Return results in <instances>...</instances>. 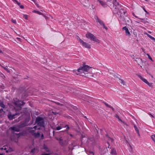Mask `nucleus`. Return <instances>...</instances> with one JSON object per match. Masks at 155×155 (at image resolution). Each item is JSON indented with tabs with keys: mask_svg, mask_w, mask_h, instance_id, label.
<instances>
[{
	"mask_svg": "<svg viewBox=\"0 0 155 155\" xmlns=\"http://www.w3.org/2000/svg\"><path fill=\"white\" fill-rule=\"evenodd\" d=\"M41 155H51L49 153L43 154Z\"/></svg>",
	"mask_w": 155,
	"mask_h": 155,
	"instance_id": "nucleus-46",
	"label": "nucleus"
},
{
	"mask_svg": "<svg viewBox=\"0 0 155 155\" xmlns=\"http://www.w3.org/2000/svg\"><path fill=\"white\" fill-rule=\"evenodd\" d=\"M119 21L121 24H124L126 22V20L124 18L122 17L121 15Z\"/></svg>",
	"mask_w": 155,
	"mask_h": 155,
	"instance_id": "nucleus-11",
	"label": "nucleus"
},
{
	"mask_svg": "<svg viewBox=\"0 0 155 155\" xmlns=\"http://www.w3.org/2000/svg\"><path fill=\"white\" fill-rule=\"evenodd\" d=\"M90 69L89 66L87 65L84 66L82 67H81L78 70V74H80L84 73V74H88V71Z\"/></svg>",
	"mask_w": 155,
	"mask_h": 155,
	"instance_id": "nucleus-1",
	"label": "nucleus"
},
{
	"mask_svg": "<svg viewBox=\"0 0 155 155\" xmlns=\"http://www.w3.org/2000/svg\"><path fill=\"white\" fill-rule=\"evenodd\" d=\"M2 153H0V155H2Z\"/></svg>",
	"mask_w": 155,
	"mask_h": 155,
	"instance_id": "nucleus-61",
	"label": "nucleus"
},
{
	"mask_svg": "<svg viewBox=\"0 0 155 155\" xmlns=\"http://www.w3.org/2000/svg\"><path fill=\"white\" fill-rule=\"evenodd\" d=\"M151 138L153 140L154 142L155 143V134L152 135L151 136Z\"/></svg>",
	"mask_w": 155,
	"mask_h": 155,
	"instance_id": "nucleus-25",
	"label": "nucleus"
},
{
	"mask_svg": "<svg viewBox=\"0 0 155 155\" xmlns=\"http://www.w3.org/2000/svg\"><path fill=\"white\" fill-rule=\"evenodd\" d=\"M133 126L136 132H139V130L138 127L137 126H136V125L135 124H133Z\"/></svg>",
	"mask_w": 155,
	"mask_h": 155,
	"instance_id": "nucleus-21",
	"label": "nucleus"
},
{
	"mask_svg": "<svg viewBox=\"0 0 155 155\" xmlns=\"http://www.w3.org/2000/svg\"><path fill=\"white\" fill-rule=\"evenodd\" d=\"M34 12H35L36 13H37V14L39 15H41L42 14V13L41 12L39 11H35Z\"/></svg>",
	"mask_w": 155,
	"mask_h": 155,
	"instance_id": "nucleus-33",
	"label": "nucleus"
},
{
	"mask_svg": "<svg viewBox=\"0 0 155 155\" xmlns=\"http://www.w3.org/2000/svg\"><path fill=\"white\" fill-rule=\"evenodd\" d=\"M32 135L36 138H38L40 137V134L39 132H37V133L35 132L34 133H33Z\"/></svg>",
	"mask_w": 155,
	"mask_h": 155,
	"instance_id": "nucleus-16",
	"label": "nucleus"
},
{
	"mask_svg": "<svg viewBox=\"0 0 155 155\" xmlns=\"http://www.w3.org/2000/svg\"><path fill=\"white\" fill-rule=\"evenodd\" d=\"M147 84L149 87H153V83H150L148 81V83H147Z\"/></svg>",
	"mask_w": 155,
	"mask_h": 155,
	"instance_id": "nucleus-29",
	"label": "nucleus"
},
{
	"mask_svg": "<svg viewBox=\"0 0 155 155\" xmlns=\"http://www.w3.org/2000/svg\"><path fill=\"white\" fill-rule=\"evenodd\" d=\"M18 114H19L17 113L13 114H12L11 113H9L8 117L9 120H11L15 118V116Z\"/></svg>",
	"mask_w": 155,
	"mask_h": 155,
	"instance_id": "nucleus-7",
	"label": "nucleus"
},
{
	"mask_svg": "<svg viewBox=\"0 0 155 155\" xmlns=\"http://www.w3.org/2000/svg\"><path fill=\"white\" fill-rule=\"evenodd\" d=\"M122 123H123L124 124L127 125V124L124 122V121L122 120V122H121Z\"/></svg>",
	"mask_w": 155,
	"mask_h": 155,
	"instance_id": "nucleus-48",
	"label": "nucleus"
},
{
	"mask_svg": "<svg viewBox=\"0 0 155 155\" xmlns=\"http://www.w3.org/2000/svg\"><path fill=\"white\" fill-rule=\"evenodd\" d=\"M27 126L25 122H22L19 125V127L20 128L23 127Z\"/></svg>",
	"mask_w": 155,
	"mask_h": 155,
	"instance_id": "nucleus-13",
	"label": "nucleus"
},
{
	"mask_svg": "<svg viewBox=\"0 0 155 155\" xmlns=\"http://www.w3.org/2000/svg\"><path fill=\"white\" fill-rule=\"evenodd\" d=\"M78 41L81 45L85 48L89 49L91 48V46L90 45L87 43L86 42H84L83 40H81L79 38Z\"/></svg>",
	"mask_w": 155,
	"mask_h": 155,
	"instance_id": "nucleus-6",
	"label": "nucleus"
},
{
	"mask_svg": "<svg viewBox=\"0 0 155 155\" xmlns=\"http://www.w3.org/2000/svg\"><path fill=\"white\" fill-rule=\"evenodd\" d=\"M12 21L15 23V24H16V20H13V19H12Z\"/></svg>",
	"mask_w": 155,
	"mask_h": 155,
	"instance_id": "nucleus-35",
	"label": "nucleus"
},
{
	"mask_svg": "<svg viewBox=\"0 0 155 155\" xmlns=\"http://www.w3.org/2000/svg\"><path fill=\"white\" fill-rule=\"evenodd\" d=\"M3 109H0V112H2L3 111Z\"/></svg>",
	"mask_w": 155,
	"mask_h": 155,
	"instance_id": "nucleus-52",
	"label": "nucleus"
},
{
	"mask_svg": "<svg viewBox=\"0 0 155 155\" xmlns=\"http://www.w3.org/2000/svg\"><path fill=\"white\" fill-rule=\"evenodd\" d=\"M89 155H94V153L91 151H90L89 152Z\"/></svg>",
	"mask_w": 155,
	"mask_h": 155,
	"instance_id": "nucleus-36",
	"label": "nucleus"
},
{
	"mask_svg": "<svg viewBox=\"0 0 155 155\" xmlns=\"http://www.w3.org/2000/svg\"><path fill=\"white\" fill-rule=\"evenodd\" d=\"M136 22L138 23H140L138 21H136Z\"/></svg>",
	"mask_w": 155,
	"mask_h": 155,
	"instance_id": "nucleus-60",
	"label": "nucleus"
},
{
	"mask_svg": "<svg viewBox=\"0 0 155 155\" xmlns=\"http://www.w3.org/2000/svg\"><path fill=\"white\" fill-rule=\"evenodd\" d=\"M81 3L83 5L85 6L89 3V0H81Z\"/></svg>",
	"mask_w": 155,
	"mask_h": 155,
	"instance_id": "nucleus-10",
	"label": "nucleus"
},
{
	"mask_svg": "<svg viewBox=\"0 0 155 155\" xmlns=\"http://www.w3.org/2000/svg\"><path fill=\"white\" fill-rule=\"evenodd\" d=\"M143 10H144V11H145V12H146L147 14H149V13L148 12H147V11L144 8H143Z\"/></svg>",
	"mask_w": 155,
	"mask_h": 155,
	"instance_id": "nucleus-39",
	"label": "nucleus"
},
{
	"mask_svg": "<svg viewBox=\"0 0 155 155\" xmlns=\"http://www.w3.org/2000/svg\"><path fill=\"white\" fill-rule=\"evenodd\" d=\"M70 136H72V134H70Z\"/></svg>",
	"mask_w": 155,
	"mask_h": 155,
	"instance_id": "nucleus-62",
	"label": "nucleus"
},
{
	"mask_svg": "<svg viewBox=\"0 0 155 155\" xmlns=\"http://www.w3.org/2000/svg\"><path fill=\"white\" fill-rule=\"evenodd\" d=\"M145 1H148V0H145Z\"/></svg>",
	"mask_w": 155,
	"mask_h": 155,
	"instance_id": "nucleus-64",
	"label": "nucleus"
},
{
	"mask_svg": "<svg viewBox=\"0 0 155 155\" xmlns=\"http://www.w3.org/2000/svg\"><path fill=\"white\" fill-rule=\"evenodd\" d=\"M148 114L150 115L151 116V117L154 118H155V117H154V116H153V115H152L150 113H149Z\"/></svg>",
	"mask_w": 155,
	"mask_h": 155,
	"instance_id": "nucleus-40",
	"label": "nucleus"
},
{
	"mask_svg": "<svg viewBox=\"0 0 155 155\" xmlns=\"http://www.w3.org/2000/svg\"><path fill=\"white\" fill-rule=\"evenodd\" d=\"M63 127H64L63 124H60L59 126H58L56 127V128L55 129L58 130H59L62 129Z\"/></svg>",
	"mask_w": 155,
	"mask_h": 155,
	"instance_id": "nucleus-15",
	"label": "nucleus"
},
{
	"mask_svg": "<svg viewBox=\"0 0 155 155\" xmlns=\"http://www.w3.org/2000/svg\"><path fill=\"white\" fill-rule=\"evenodd\" d=\"M2 50L0 49V53H2Z\"/></svg>",
	"mask_w": 155,
	"mask_h": 155,
	"instance_id": "nucleus-56",
	"label": "nucleus"
},
{
	"mask_svg": "<svg viewBox=\"0 0 155 155\" xmlns=\"http://www.w3.org/2000/svg\"><path fill=\"white\" fill-rule=\"evenodd\" d=\"M11 129L14 131L16 132H19L20 130L19 128H17L15 127H13L11 128Z\"/></svg>",
	"mask_w": 155,
	"mask_h": 155,
	"instance_id": "nucleus-14",
	"label": "nucleus"
},
{
	"mask_svg": "<svg viewBox=\"0 0 155 155\" xmlns=\"http://www.w3.org/2000/svg\"><path fill=\"white\" fill-rule=\"evenodd\" d=\"M23 17L26 20L28 19V16L27 15H23Z\"/></svg>",
	"mask_w": 155,
	"mask_h": 155,
	"instance_id": "nucleus-28",
	"label": "nucleus"
},
{
	"mask_svg": "<svg viewBox=\"0 0 155 155\" xmlns=\"http://www.w3.org/2000/svg\"><path fill=\"white\" fill-rule=\"evenodd\" d=\"M106 137L108 138V140L111 141V142H113V140L111 138H110L107 135H106Z\"/></svg>",
	"mask_w": 155,
	"mask_h": 155,
	"instance_id": "nucleus-27",
	"label": "nucleus"
},
{
	"mask_svg": "<svg viewBox=\"0 0 155 155\" xmlns=\"http://www.w3.org/2000/svg\"><path fill=\"white\" fill-rule=\"evenodd\" d=\"M13 150H11L10 152H11V151H12Z\"/></svg>",
	"mask_w": 155,
	"mask_h": 155,
	"instance_id": "nucleus-63",
	"label": "nucleus"
},
{
	"mask_svg": "<svg viewBox=\"0 0 155 155\" xmlns=\"http://www.w3.org/2000/svg\"><path fill=\"white\" fill-rule=\"evenodd\" d=\"M61 143H60V144L61 145V146H64V143H63V140H62V141H61Z\"/></svg>",
	"mask_w": 155,
	"mask_h": 155,
	"instance_id": "nucleus-41",
	"label": "nucleus"
},
{
	"mask_svg": "<svg viewBox=\"0 0 155 155\" xmlns=\"http://www.w3.org/2000/svg\"><path fill=\"white\" fill-rule=\"evenodd\" d=\"M111 107H112L110 105H108V107H109V108H111Z\"/></svg>",
	"mask_w": 155,
	"mask_h": 155,
	"instance_id": "nucleus-55",
	"label": "nucleus"
},
{
	"mask_svg": "<svg viewBox=\"0 0 155 155\" xmlns=\"http://www.w3.org/2000/svg\"><path fill=\"white\" fill-rule=\"evenodd\" d=\"M97 1L99 2L100 3L103 7H105L107 6V5L105 2L99 0H97Z\"/></svg>",
	"mask_w": 155,
	"mask_h": 155,
	"instance_id": "nucleus-12",
	"label": "nucleus"
},
{
	"mask_svg": "<svg viewBox=\"0 0 155 155\" xmlns=\"http://www.w3.org/2000/svg\"><path fill=\"white\" fill-rule=\"evenodd\" d=\"M133 16H134V17H135L137 18H139L137 16H136V15H135V14L134 13H133Z\"/></svg>",
	"mask_w": 155,
	"mask_h": 155,
	"instance_id": "nucleus-42",
	"label": "nucleus"
},
{
	"mask_svg": "<svg viewBox=\"0 0 155 155\" xmlns=\"http://www.w3.org/2000/svg\"><path fill=\"white\" fill-rule=\"evenodd\" d=\"M137 133L138 134V136H139V137H140V134L139 131L138 132H137Z\"/></svg>",
	"mask_w": 155,
	"mask_h": 155,
	"instance_id": "nucleus-45",
	"label": "nucleus"
},
{
	"mask_svg": "<svg viewBox=\"0 0 155 155\" xmlns=\"http://www.w3.org/2000/svg\"><path fill=\"white\" fill-rule=\"evenodd\" d=\"M139 77L145 83L147 84V83H148V81H147V80L146 79L143 78L141 76L139 75Z\"/></svg>",
	"mask_w": 155,
	"mask_h": 155,
	"instance_id": "nucleus-18",
	"label": "nucleus"
},
{
	"mask_svg": "<svg viewBox=\"0 0 155 155\" xmlns=\"http://www.w3.org/2000/svg\"><path fill=\"white\" fill-rule=\"evenodd\" d=\"M64 127H66V129L65 131H68V130L70 129V127L69 126V125H66L65 126H64Z\"/></svg>",
	"mask_w": 155,
	"mask_h": 155,
	"instance_id": "nucleus-24",
	"label": "nucleus"
},
{
	"mask_svg": "<svg viewBox=\"0 0 155 155\" xmlns=\"http://www.w3.org/2000/svg\"><path fill=\"white\" fill-rule=\"evenodd\" d=\"M86 38L90 39L91 40L96 42L97 43H100V41L91 33H88L86 34Z\"/></svg>",
	"mask_w": 155,
	"mask_h": 155,
	"instance_id": "nucleus-2",
	"label": "nucleus"
},
{
	"mask_svg": "<svg viewBox=\"0 0 155 155\" xmlns=\"http://www.w3.org/2000/svg\"><path fill=\"white\" fill-rule=\"evenodd\" d=\"M35 3V5L37 6L38 7H39V4H38L36 2V1H35V2H34Z\"/></svg>",
	"mask_w": 155,
	"mask_h": 155,
	"instance_id": "nucleus-37",
	"label": "nucleus"
},
{
	"mask_svg": "<svg viewBox=\"0 0 155 155\" xmlns=\"http://www.w3.org/2000/svg\"><path fill=\"white\" fill-rule=\"evenodd\" d=\"M0 106L3 108H4L5 107V105L2 102H0Z\"/></svg>",
	"mask_w": 155,
	"mask_h": 155,
	"instance_id": "nucleus-26",
	"label": "nucleus"
},
{
	"mask_svg": "<svg viewBox=\"0 0 155 155\" xmlns=\"http://www.w3.org/2000/svg\"><path fill=\"white\" fill-rule=\"evenodd\" d=\"M36 128L37 126H35L33 128L31 127L29 129V132L31 133L32 135L33 133H34L35 132V130L36 129Z\"/></svg>",
	"mask_w": 155,
	"mask_h": 155,
	"instance_id": "nucleus-9",
	"label": "nucleus"
},
{
	"mask_svg": "<svg viewBox=\"0 0 155 155\" xmlns=\"http://www.w3.org/2000/svg\"><path fill=\"white\" fill-rule=\"evenodd\" d=\"M12 0L14 2H15L16 1V0Z\"/></svg>",
	"mask_w": 155,
	"mask_h": 155,
	"instance_id": "nucleus-57",
	"label": "nucleus"
},
{
	"mask_svg": "<svg viewBox=\"0 0 155 155\" xmlns=\"http://www.w3.org/2000/svg\"><path fill=\"white\" fill-rule=\"evenodd\" d=\"M111 153L113 155H116L117 154V152L116 150L115 149L112 148L111 149Z\"/></svg>",
	"mask_w": 155,
	"mask_h": 155,
	"instance_id": "nucleus-17",
	"label": "nucleus"
},
{
	"mask_svg": "<svg viewBox=\"0 0 155 155\" xmlns=\"http://www.w3.org/2000/svg\"><path fill=\"white\" fill-rule=\"evenodd\" d=\"M43 148L45 150V151L46 152H49L50 151V150L49 149L48 147H47L45 145H44V146Z\"/></svg>",
	"mask_w": 155,
	"mask_h": 155,
	"instance_id": "nucleus-19",
	"label": "nucleus"
},
{
	"mask_svg": "<svg viewBox=\"0 0 155 155\" xmlns=\"http://www.w3.org/2000/svg\"><path fill=\"white\" fill-rule=\"evenodd\" d=\"M111 109L113 111H114V108L112 107H111Z\"/></svg>",
	"mask_w": 155,
	"mask_h": 155,
	"instance_id": "nucleus-51",
	"label": "nucleus"
},
{
	"mask_svg": "<svg viewBox=\"0 0 155 155\" xmlns=\"http://www.w3.org/2000/svg\"><path fill=\"white\" fill-rule=\"evenodd\" d=\"M36 122L39 126L44 127L45 123L43 118L40 117H38L36 119Z\"/></svg>",
	"mask_w": 155,
	"mask_h": 155,
	"instance_id": "nucleus-3",
	"label": "nucleus"
},
{
	"mask_svg": "<svg viewBox=\"0 0 155 155\" xmlns=\"http://www.w3.org/2000/svg\"><path fill=\"white\" fill-rule=\"evenodd\" d=\"M41 139H43L44 138V135H43V134H42V135H41Z\"/></svg>",
	"mask_w": 155,
	"mask_h": 155,
	"instance_id": "nucleus-49",
	"label": "nucleus"
},
{
	"mask_svg": "<svg viewBox=\"0 0 155 155\" xmlns=\"http://www.w3.org/2000/svg\"><path fill=\"white\" fill-rule=\"evenodd\" d=\"M4 69L6 70L8 72H10V71L8 70L6 67H4Z\"/></svg>",
	"mask_w": 155,
	"mask_h": 155,
	"instance_id": "nucleus-32",
	"label": "nucleus"
},
{
	"mask_svg": "<svg viewBox=\"0 0 155 155\" xmlns=\"http://www.w3.org/2000/svg\"><path fill=\"white\" fill-rule=\"evenodd\" d=\"M118 120L121 122H122V120L119 117H118Z\"/></svg>",
	"mask_w": 155,
	"mask_h": 155,
	"instance_id": "nucleus-53",
	"label": "nucleus"
},
{
	"mask_svg": "<svg viewBox=\"0 0 155 155\" xmlns=\"http://www.w3.org/2000/svg\"><path fill=\"white\" fill-rule=\"evenodd\" d=\"M120 10L121 12L122 11H123V13H124V14L125 15V14L126 13V11H125V10L121 8L120 9Z\"/></svg>",
	"mask_w": 155,
	"mask_h": 155,
	"instance_id": "nucleus-31",
	"label": "nucleus"
},
{
	"mask_svg": "<svg viewBox=\"0 0 155 155\" xmlns=\"http://www.w3.org/2000/svg\"><path fill=\"white\" fill-rule=\"evenodd\" d=\"M139 18V19H141V20H142L141 21H142V22L143 21H143V19L141 18Z\"/></svg>",
	"mask_w": 155,
	"mask_h": 155,
	"instance_id": "nucleus-54",
	"label": "nucleus"
},
{
	"mask_svg": "<svg viewBox=\"0 0 155 155\" xmlns=\"http://www.w3.org/2000/svg\"><path fill=\"white\" fill-rule=\"evenodd\" d=\"M20 8L21 9H23L24 8V6L23 5H21L20 6Z\"/></svg>",
	"mask_w": 155,
	"mask_h": 155,
	"instance_id": "nucleus-44",
	"label": "nucleus"
},
{
	"mask_svg": "<svg viewBox=\"0 0 155 155\" xmlns=\"http://www.w3.org/2000/svg\"><path fill=\"white\" fill-rule=\"evenodd\" d=\"M149 38H150V39H151L152 40H154V41H155V38H154L153 37L151 36V35H150L149 34L146 33L145 34Z\"/></svg>",
	"mask_w": 155,
	"mask_h": 155,
	"instance_id": "nucleus-20",
	"label": "nucleus"
},
{
	"mask_svg": "<svg viewBox=\"0 0 155 155\" xmlns=\"http://www.w3.org/2000/svg\"><path fill=\"white\" fill-rule=\"evenodd\" d=\"M113 4L114 9L113 10V11L115 13H117L120 8V5L119 4L116 0H114V1Z\"/></svg>",
	"mask_w": 155,
	"mask_h": 155,
	"instance_id": "nucleus-4",
	"label": "nucleus"
},
{
	"mask_svg": "<svg viewBox=\"0 0 155 155\" xmlns=\"http://www.w3.org/2000/svg\"><path fill=\"white\" fill-rule=\"evenodd\" d=\"M148 32L150 33H151V31H148Z\"/></svg>",
	"mask_w": 155,
	"mask_h": 155,
	"instance_id": "nucleus-58",
	"label": "nucleus"
},
{
	"mask_svg": "<svg viewBox=\"0 0 155 155\" xmlns=\"http://www.w3.org/2000/svg\"><path fill=\"white\" fill-rule=\"evenodd\" d=\"M118 117H119L118 115H117V116H116V117H117L118 119Z\"/></svg>",
	"mask_w": 155,
	"mask_h": 155,
	"instance_id": "nucleus-59",
	"label": "nucleus"
},
{
	"mask_svg": "<svg viewBox=\"0 0 155 155\" xmlns=\"http://www.w3.org/2000/svg\"><path fill=\"white\" fill-rule=\"evenodd\" d=\"M104 104H105V105L107 107H108L109 105L107 104V103H104Z\"/></svg>",
	"mask_w": 155,
	"mask_h": 155,
	"instance_id": "nucleus-47",
	"label": "nucleus"
},
{
	"mask_svg": "<svg viewBox=\"0 0 155 155\" xmlns=\"http://www.w3.org/2000/svg\"><path fill=\"white\" fill-rule=\"evenodd\" d=\"M122 30L125 31V33L128 36H130V34L129 32L128 28L126 26L123 27L122 28Z\"/></svg>",
	"mask_w": 155,
	"mask_h": 155,
	"instance_id": "nucleus-8",
	"label": "nucleus"
},
{
	"mask_svg": "<svg viewBox=\"0 0 155 155\" xmlns=\"http://www.w3.org/2000/svg\"><path fill=\"white\" fill-rule=\"evenodd\" d=\"M16 2V3L18 5H20V3L19 2L17 1L16 0V1L15 2Z\"/></svg>",
	"mask_w": 155,
	"mask_h": 155,
	"instance_id": "nucleus-43",
	"label": "nucleus"
},
{
	"mask_svg": "<svg viewBox=\"0 0 155 155\" xmlns=\"http://www.w3.org/2000/svg\"><path fill=\"white\" fill-rule=\"evenodd\" d=\"M57 140L59 141V143H61V141H62V139L61 138H59L57 139Z\"/></svg>",
	"mask_w": 155,
	"mask_h": 155,
	"instance_id": "nucleus-30",
	"label": "nucleus"
},
{
	"mask_svg": "<svg viewBox=\"0 0 155 155\" xmlns=\"http://www.w3.org/2000/svg\"><path fill=\"white\" fill-rule=\"evenodd\" d=\"M35 148L33 149L32 150H31V153H34L35 152Z\"/></svg>",
	"mask_w": 155,
	"mask_h": 155,
	"instance_id": "nucleus-38",
	"label": "nucleus"
},
{
	"mask_svg": "<svg viewBox=\"0 0 155 155\" xmlns=\"http://www.w3.org/2000/svg\"><path fill=\"white\" fill-rule=\"evenodd\" d=\"M94 18L96 19V21L98 22L100 25L102 26L103 28L106 30H107L108 28L107 27L105 26L104 22L100 19L97 15L94 16Z\"/></svg>",
	"mask_w": 155,
	"mask_h": 155,
	"instance_id": "nucleus-5",
	"label": "nucleus"
},
{
	"mask_svg": "<svg viewBox=\"0 0 155 155\" xmlns=\"http://www.w3.org/2000/svg\"><path fill=\"white\" fill-rule=\"evenodd\" d=\"M111 109L113 111H114V108L112 107H111Z\"/></svg>",
	"mask_w": 155,
	"mask_h": 155,
	"instance_id": "nucleus-50",
	"label": "nucleus"
},
{
	"mask_svg": "<svg viewBox=\"0 0 155 155\" xmlns=\"http://www.w3.org/2000/svg\"><path fill=\"white\" fill-rule=\"evenodd\" d=\"M20 102H21V103H18L17 101V102L15 103L16 104H18L19 105L21 106V105H24L25 104V103L23 101H21Z\"/></svg>",
	"mask_w": 155,
	"mask_h": 155,
	"instance_id": "nucleus-22",
	"label": "nucleus"
},
{
	"mask_svg": "<svg viewBox=\"0 0 155 155\" xmlns=\"http://www.w3.org/2000/svg\"><path fill=\"white\" fill-rule=\"evenodd\" d=\"M119 83L123 85H124L125 84V82H124V81L122 79H119Z\"/></svg>",
	"mask_w": 155,
	"mask_h": 155,
	"instance_id": "nucleus-23",
	"label": "nucleus"
},
{
	"mask_svg": "<svg viewBox=\"0 0 155 155\" xmlns=\"http://www.w3.org/2000/svg\"><path fill=\"white\" fill-rule=\"evenodd\" d=\"M147 55L148 56L149 58L151 61H153V59L148 54H147Z\"/></svg>",
	"mask_w": 155,
	"mask_h": 155,
	"instance_id": "nucleus-34",
	"label": "nucleus"
}]
</instances>
